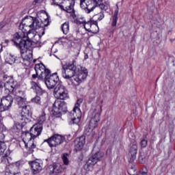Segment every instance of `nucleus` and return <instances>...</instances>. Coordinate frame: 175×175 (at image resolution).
<instances>
[{
	"instance_id": "obj_22",
	"label": "nucleus",
	"mask_w": 175,
	"mask_h": 175,
	"mask_svg": "<svg viewBox=\"0 0 175 175\" xmlns=\"http://www.w3.org/2000/svg\"><path fill=\"white\" fill-rule=\"evenodd\" d=\"M137 154V144H133L129 150V162L132 163L135 159H136V155Z\"/></svg>"
},
{
	"instance_id": "obj_14",
	"label": "nucleus",
	"mask_w": 175,
	"mask_h": 175,
	"mask_svg": "<svg viewBox=\"0 0 175 175\" xmlns=\"http://www.w3.org/2000/svg\"><path fill=\"white\" fill-rule=\"evenodd\" d=\"M12 94L18 106H23V105L27 103V94H25V92L15 89Z\"/></svg>"
},
{
	"instance_id": "obj_40",
	"label": "nucleus",
	"mask_w": 175,
	"mask_h": 175,
	"mask_svg": "<svg viewBox=\"0 0 175 175\" xmlns=\"http://www.w3.org/2000/svg\"><path fill=\"white\" fill-rule=\"evenodd\" d=\"M8 44H9V40H5L4 42L0 44V53L1 51H2V46H4V47H6Z\"/></svg>"
},
{
	"instance_id": "obj_16",
	"label": "nucleus",
	"mask_w": 175,
	"mask_h": 175,
	"mask_svg": "<svg viewBox=\"0 0 175 175\" xmlns=\"http://www.w3.org/2000/svg\"><path fill=\"white\" fill-rule=\"evenodd\" d=\"M53 110L57 114H65L68 111L66 103L59 100H56L53 104Z\"/></svg>"
},
{
	"instance_id": "obj_34",
	"label": "nucleus",
	"mask_w": 175,
	"mask_h": 175,
	"mask_svg": "<svg viewBox=\"0 0 175 175\" xmlns=\"http://www.w3.org/2000/svg\"><path fill=\"white\" fill-rule=\"evenodd\" d=\"M83 27H84L86 31H88V32H91L92 31L91 29V28H92L93 25H92V23H91V22H88V23L85 22Z\"/></svg>"
},
{
	"instance_id": "obj_32",
	"label": "nucleus",
	"mask_w": 175,
	"mask_h": 175,
	"mask_svg": "<svg viewBox=\"0 0 175 175\" xmlns=\"http://www.w3.org/2000/svg\"><path fill=\"white\" fill-rule=\"evenodd\" d=\"M46 121V113L44 112H42V115L40 116L38 119V124L37 125H42L43 122Z\"/></svg>"
},
{
	"instance_id": "obj_12",
	"label": "nucleus",
	"mask_w": 175,
	"mask_h": 175,
	"mask_svg": "<svg viewBox=\"0 0 175 175\" xmlns=\"http://www.w3.org/2000/svg\"><path fill=\"white\" fill-rule=\"evenodd\" d=\"M105 155V154L101 151H98L93 154L92 157H90L87 163L85 165L84 167L86 170L90 171L94 167L96 163H98V161H100V159Z\"/></svg>"
},
{
	"instance_id": "obj_19",
	"label": "nucleus",
	"mask_w": 175,
	"mask_h": 175,
	"mask_svg": "<svg viewBox=\"0 0 175 175\" xmlns=\"http://www.w3.org/2000/svg\"><path fill=\"white\" fill-rule=\"evenodd\" d=\"M29 165L31 166V170L33 174H38L40 173L43 169V163L39 161V160L29 161Z\"/></svg>"
},
{
	"instance_id": "obj_37",
	"label": "nucleus",
	"mask_w": 175,
	"mask_h": 175,
	"mask_svg": "<svg viewBox=\"0 0 175 175\" xmlns=\"http://www.w3.org/2000/svg\"><path fill=\"white\" fill-rule=\"evenodd\" d=\"M65 2V0H52L51 5H55L56 6H59Z\"/></svg>"
},
{
	"instance_id": "obj_45",
	"label": "nucleus",
	"mask_w": 175,
	"mask_h": 175,
	"mask_svg": "<svg viewBox=\"0 0 175 175\" xmlns=\"http://www.w3.org/2000/svg\"><path fill=\"white\" fill-rule=\"evenodd\" d=\"M36 77H39V75H38V74H36V75L34 74L32 75L33 79H36Z\"/></svg>"
},
{
	"instance_id": "obj_24",
	"label": "nucleus",
	"mask_w": 175,
	"mask_h": 175,
	"mask_svg": "<svg viewBox=\"0 0 175 175\" xmlns=\"http://www.w3.org/2000/svg\"><path fill=\"white\" fill-rule=\"evenodd\" d=\"M75 148L76 150H80L84 147L85 144V136L82 135L75 140Z\"/></svg>"
},
{
	"instance_id": "obj_17",
	"label": "nucleus",
	"mask_w": 175,
	"mask_h": 175,
	"mask_svg": "<svg viewBox=\"0 0 175 175\" xmlns=\"http://www.w3.org/2000/svg\"><path fill=\"white\" fill-rule=\"evenodd\" d=\"M2 83L6 94L14 93L17 87V81H14L13 78H10V81H6L5 83L2 82Z\"/></svg>"
},
{
	"instance_id": "obj_38",
	"label": "nucleus",
	"mask_w": 175,
	"mask_h": 175,
	"mask_svg": "<svg viewBox=\"0 0 175 175\" xmlns=\"http://www.w3.org/2000/svg\"><path fill=\"white\" fill-rule=\"evenodd\" d=\"M139 144L142 148H146L147 147V138L142 139Z\"/></svg>"
},
{
	"instance_id": "obj_30",
	"label": "nucleus",
	"mask_w": 175,
	"mask_h": 175,
	"mask_svg": "<svg viewBox=\"0 0 175 175\" xmlns=\"http://www.w3.org/2000/svg\"><path fill=\"white\" fill-rule=\"evenodd\" d=\"M75 22L76 23V24H77L78 25H83L85 23V18H84V17L83 16H79L77 17L75 20Z\"/></svg>"
},
{
	"instance_id": "obj_23",
	"label": "nucleus",
	"mask_w": 175,
	"mask_h": 175,
	"mask_svg": "<svg viewBox=\"0 0 175 175\" xmlns=\"http://www.w3.org/2000/svg\"><path fill=\"white\" fill-rule=\"evenodd\" d=\"M4 59L6 64L9 65H13V64H18V57H15L14 55H12L11 53H7L4 56Z\"/></svg>"
},
{
	"instance_id": "obj_50",
	"label": "nucleus",
	"mask_w": 175,
	"mask_h": 175,
	"mask_svg": "<svg viewBox=\"0 0 175 175\" xmlns=\"http://www.w3.org/2000/svg\"><path fill=\"white\" fill-rule=\"evenodd\" d=\"M33 62H36V59H34V60H33Z\"/></svg>"
},
{
	"instance_id": "obj_10",
	"label": "nucleus",
	"mask_w": 175,
	"mask_h": 175,
	"mask_svg": "<svg viewBox=\"0 0 175 175\" xmlns=\"http://www.w3.org/2000/svg\"><path fill=\"white\" fill-rule=\"evenodd\" d=\"M55 98L57 99H61L62 100H66L69 99V93L66 88L62 85H57L53 91Z\"/></svg>"
},
{
	"instance_id": "obj_41",
	"label": "nucleus",
	"mask_w": 175,
	"mask_h": 175,
	"mask_svg": "<svg viewBox=\"0 0 175 175\" xmlns=\"http://www.w3.org/2000/svg\"><path fill=\"white\" fill-rule=\"evenodd\" d=\"M5 175H21V174H20V173H18V172H17V173H12V172H10L9 171H6L5 172Z\"/></svg>"
},
{
	"instance_id": "obj_8",
	"label": "nucleus",
	"mask_w": 175,
	"mask_h": 175,
	"mask_svg": "<svg viewBox=\"0 0 175 175\" xmlns=\"http://www.w3.org/2000/svg\"><path fill=\"white\" fill-rule=\"evenodd\" d=\"M83 103V98H79L77 100L72 111L69 114L70 124L79 125L81 120V110L80 105Z\"/></svg>"
},
{
	"instance_id": "obj_4",
	"label": "nucleus",
	"mask_w": 175,
	"mask_h": 175,
	"mask_svg": "<svg viewBox=\"0 0 175 175\" xmlns=\"http://www.w3.org/2000/svg\"><path fill=\"white\" fill-rule=\"evenodd\" d=\"M36 73L38 76V80H45V84L49 90H53L59 81V77L57 72L50 75V70L46 69L44 64L40 63L35 66Z\"/></svg>"
},
{
	"instance_id": "obj_46",
	"label": "nucleus",
	"mask_w": 175,
	"mask_h": 175,
	"mask_svg": "<svg viewBox=\"0 0 175 175\" xmlns=\"http://www.w3.org/2000/svg\"><path fill=\"white\" fill-rule=\"evenodd\" d=\"M3 88V83L0 81V89Z\"/></svg>"
},
{
	"instance_id": "obj_39",
	"label": "nucleus",
	"mask_w": 175,
	"mask_h": 175,
	"mask_svg": "<svg viewBox=\"0 0 175 175\" xmlns=\"http://www.w3.org/2000/svg\"><path fill=\"white\" fill-rule=\"evenodd\" d=\"M33 103H36L37 105H40L41 99L39 96H36L31 99Z\"/></svg>"
},
{
	"instance_id": "obj_21",
	"label": "nucleus",
	"mask_w": 175,
	"mask_h": 175,
	"mask_svg": "<svg viewBox=\"0 0 175 175\" xmlns=\"http://www.w3.org/2000/svg\"><path fill=\"white\" fill-rule=\"evenodd\" d=\"M42 131H43V126L40 124H34L30 129V133L31 136H33V139H36L38 136H40L42 133Z\"/></svg>"
},
{
	"instance_id": "obj_49",
	"label": "nucleus",
	"mask_w": 175,
	"mask_h": 175,
	"mask_svg": "<svg viewBox=\"0 0 175 175\" xmlns=\"http://www.w3.org/2000/svg\"><path fill=\"white\" fill-rule=\"evenodd\" d=\"M94 26L98 27V23L96 21L94 22Z\"/></svg>"
},
{
	"instance_id": "obj_42",
	"label": "nucleus",
	"mask_w": 175,
	"mask_h": 175,
	"mask_svg": "<svg viewBox=\"0 0 175 175\" xmlns=\"http://www.w3.org/2000/svg\"><path fill=\"white\" fill-rule=\"evenodd\" d=\"M10 79H13V77H9L8 75L3 76V80H7V81H10Z\"/></svg>"
},
{
	"instance_id": "obj_33",
	"label": "nucleus",
	"mask_w": 175,
	"mask_h": 175,
	"mask_svg": "<svg viewBox=\"0 0 175 175\" xmlns=\"http://www.w3.org/2000/svg\"><path fill=\"white\" fill-rule=\"evenodd\" d=\"M62 161H63V163L62 165H64V166H68V165H69V159H68V154H64L62 155Z\"/></svg>"
},
{
	"instance_id": "obj_29",
	"label": "nucleus",
	"mask_w": 175,
	"mask_h": 175,
	"mask_svg": "<svg viewBox=\"0 0 175 175\" xmlns=\"http://www.w3.org/2000/svg\"><path fill=\"white\" fill-rule=\"evenodd\" d=\"M6 151V144L4 142L0 141V157H2Z\"/></svg>"
},
{
	"instance_id": "obj_1",
	"label": "nucleus",
	"mask_w": 175,
	"mask_h": 175,
	"mask_svg": "<svg viewBox=\"0 0 175 175\" xmlns=\"http://www.w3.org/2000/svg\"><path fill=\"white\" fill-rule=\"evenodd\" d=\"M36 29H29L25 31L24 36H18L16 37V33L14 35L13 42L16 47L21 50V55L23 61L31 62L33 58L32 44L39 43L42 35V31L40 29V33L35 30Z\"/></svg>"
},
{
	"instance_id": "obj_28",
	"label": "nucleus",
	"mask_w": 175,
	"mask_h": 175,
	"mask_svg": "<svg viewBox=\"0 0 175 175\" xmlns=\"http://www.w3.org/2000/svg\"><path fill=\"white\" fill-rule=\"evenodd\" d=\"M62 30L64 35H67L69 33V23L66 22L62 25Z\"/></svg>"
},
{
	"instance_id": "obj_9",
	"label": "nucleus",
	"mask_w": 175,
	"mask_h": 175,
	"mask_svg": "<svg viewBox=\"0 0 175 175\" xmlns=\"http://www.w3.org/2000/svg\"><path fill=\"white\" fill-rule=\"evenodd\" d=\"M22 108L21 113L18 116L17 118H19V121L22 124H28L29 122L31 116H32V109L29 105H27V103L22 106H19Z\"/></svg>"
},
{
	"instance_id": "obj_6",
	"label": "nucleus",
	"mask_w": 175,
	"mask_h": 175,
	"mask_svg": "<svg viewBox=\"0 0 175 175\" xmlns=\"http://www.w3.org/2000/svg\"><path fill=\"white\" fill-rule=\"evenodd\" d=\"M93 116L90 119L88 126L85 128L84 133L87 136H95V129L98 128V122L100 121V113H102V106L98 105L96 108L93 107Z\"/></svg>"
},
{
	"instance_id": "obj_13",
	"label": "nucleus",
	"mask_w": 175,
	"mask_h": 175,
	"mask_svg": "<svg viewBox=\"0 0 175 175\" xmlns=\"http://www.w3.org/2000/svg\"><path fill=\"white\" fill-rule=\"evenodd\" d=\"M1 163L9 166L10 169H12V170H18V167H20L21 165V161H16L15 163L12 162V157H8L6 153L1 155Z\"/></svg>"
},
{
	"instance_id": "obj_11",
	"label": "nucleus",
	"mask_w": 175,
	"mask_h": 175,
	"mask_svg": "<svg viewBox=\"0 0 175 175\" xmlns=\"http://www.w3.org/2000/svg\"><path fill=\"white\" fill-rule=\"evenodd\" d=\"M13 96L10 94H8L7 96H4L1 98L0 103V112L8 111V110H10L12 109V106H13Z\"/></svg>"
},
{
	"instance_id": "obj_2",
	"label": "nucleus",
	"mask_w": 175,
	"mask_h": 175,
	"mask_svg": "<svg viewBox=\"0 0 175 175\" xmlns=\"http://www.w3.org/2000/svg\"><path fill=\"white\" fill-rule=\"evenodd\" d=\"M62 75L66 80H70L72 77H74V80L77 84H81L87 79L88 70L85 67L76 66V60H73L72 63L62 66Z\"/></svg>"
},
{
	"instance_id": "obj_15",
	"label": "nucleus",
	"mask_w": 175,
	"mask_h": 175,
	"mask_svg": "<svg viewBox=\"0 0 175 175\" xmlns=\"http://www.w3.org/2000/svg\"><path fill=\"white\" fill-rule=\"evenodd\" d=\"M45 142L48 143L50 147H57V146H59V144H62L63 142H65V137L55 134L49 139H46Z\"/></svg>"
},
{
	"instance_id": "obj_36",
	"label": "nucleus",
	"mask_w": 175,
	"mask_h": 175,
	"mask_svg": "<svg viewBox=\"0 0 175 175\" xmlns=\"http://www.w3.org/2000/svg\"><path fill=\"white\" fill-rule=\"evenodd\" d=\"M147 161V158H146V156L144 155V153H141L139 156V163H146V161Z\"/></svg>"
},
{
	"instance_id": "obj_7",
	"label": "nucleus",
	"mask_w": 175,
	"mask_h": 175,
	"mask_svg": "<svg viewBox=\"0 0 175 175\" xmlns=\"http://www.w3.org/2000/svg\"><path fill=\"white\" fill-rule=\"evenodd\" d=\"M20 146L25 147L29 154H32L33 150L36 148V142L30 132H23L22 133V141L20 142Z\"/></svg>"
},
{
	"instance_id": "obj_44",
	"label": "nucleus",
	"mask_w": 175,
	"mask_h": 175,
	"mask_svg": "<svg viewBox=\"0 0 175 175\" xmlns=\"http://www.w3.org/2000/svg\"><path fill=\"white\" fill-rule=\"evenodd\" d=\"M21 77H23V79H25V78L28 77V74L22 75Z\"/></svg>"
},
{
	"instance_id": "obj_18",
	"label": "nucleus",
	"mask_w": 175,
	"mask_h": 175,
	"mask_svg": "<svg viewBox=\"0 0 175 175\" xmlns=\"http://www.w3.org/2000/svg\"><path fill=\"white\" fill-rule=\"evenodd\" d=\"M66 169V166L65 165H61L59 163L53 164L49 166L47 171L49 174L57 175L59 174L62 172V170H65Z\"/></svg>"
},
{
	"instance_id": "obj_25",
	"label": "nucleus",
	"mask_w": 175,
	"mask_h": 175,
	"mask_svg": "<svg viewBox=\"0 0 175 175\" xmlns=\"http://www.w3.org/2000/svg\"><path fill=\"white\" fill-rule=\"evenodd\" d=\"M31 88L32 90H33V91H35L36 94H37V95H43L44 94V90H43V89H42V87L40 86V85H39V83L35 82V81H31Z\"/></svg>"
},
{
	"instance_id": "obj_43",
	"label": "nucleus",
	"mask_w": 175,
	"mask_h": 175,
	"mask_svg": "<svg viewBox=\"0 0 175 175\" xmlns=\"http://www.w3.org/2000/svg\"><path fill=\"white\" fill-rule=\"evenodd\" d=\"M42 0H34L33 3L36 5V3H40Z\"/></svg>"
},
{
	"instance_id": "obj_27",
	"label": "nucleus",
	"mask_w": 175,
	"mask_h": 175,
	"mask_svg": "<svg viewBox=\"0 0 175 175\" xmlns=\"http://www.w3.org/2000/svg\"><path fill=\"white\" fill-rule=\"evenodd\" d=\"M118 13H119L118 7H117L116 10L114 11L113 15L110 18L111 25L113 27H116L117 25V23L118 21Z\"/></svg>"
},
{
	"instance_id": "obj_26",
	"label": "nucleus",
	"mask_w": 175,
	"mask_h": 175,
	"mask_svg": "<svg viewBox=\"0 0 175 175\" xmlns=\"http://www.w3.org/2000/svg\"><path fill=\"white\" fill-rule=\"evenodd\" d=\"M16 121L17 122L12 128V131L15 133L20 132V131L23 129V126H25V125H27V123L23 124L22 122H21L18 118H17Z\"/></svg>"
},
{
	"instance_id": "obj_48",
	"label": "nucleus",
	"mask_w": 175,
	"mask_h": 175,
	"mask_svg": "<svg viewBox=\"0 0 175 175\" xmlns=\"http://www.w3.org/2000/svg\"><path fill=\"white\" fill-rule=\"evenodd\" d=\"M79 54H80V52H78L77 55L75 56V59L77 58V57H79Z\"/></svg>"
},
{
	"instance_id": "obj_3",
	"label": "nucleus",
	"mask_w": 175,
	"mask_h": 175,
	"mask_svg": "<svg viewBox=\"0 0 175 175\" xmlns=\"http://www.w3.org/2000/svg\"><path fill=\"white\" fill-rule=\"evenodd\" d=\"M49 24H50L49 17L45 18L44 22H42L38 18L25 16L23 18L19 25V31L16 33L15 38H17V36H24L25 35V31H29V29H40L42 31V35H44V27H47Z\"/></svg>"
},
{
	"instance_id": "obj_47",
	"label": "nucleus",
	"mask_w": 175,
	"mask_h": 175,
	"mask_svg": "<svg viewBox=\"0 0 175 175\" xmlns=\"http://www.w3.org/2000/svg\"><path fill=\"white\" fill-rule=\"evenodd\" d=\"M85 59H88V54L85 55Z\"/></svg>"
},
{
	"instance_id": "obj_5",
	"label": "nucleus",
	"mask_w": 175,
	"mask_h": 175,
	"mask_svg": "<svg viewBox=\"0 0 175 175\" xmlns=\"http://www.w3.org/2000/svg\"><path fill=\"white\" fill-rule=\"evenodd\" d=\"M81 8L86 13L90 14L92 13L96 9H100V10H109L110 9V2L106 0H81Z\"/></svg>"
},
{
	"instance_id": "obj_20",
	"label": "nucleus",
	"mask_w": 175,
	"mask_h": 175,
	"mask_svg": "<svg viewBox=\"0 0 175 175\" xmlns=\"http://www.w3.org/2000/svg\"><path fill=\"white\" fill-rule=\"evenodd\" d=\"M75 0H65L62 5L60 9L67 13H75Z\"/></svg>"
},
{
	"instance_id": "obj_35",
	"label": "nucleus",
	"mask_w": 175,
	"mask_h": 175,
	"mask_svg": "<svg viewBox=\"0 0 175 175\" xmlns=\"http://www.w3.org/2000/svg\"><path fill=\"white\" fill-rule=\"evenodd\" d=\"M3 131H5V126L3 124L0 123V140L5 139V135L3 133Z\"/></svg>"
},
{
	"instance_id": "obj_31",
	"label": "nucleus",
	"mask_w": 175,
	"mask_h": 175,
	"mask_svg": "<svg viewBox=\"0 0 175 175\" xmlns=\"http://www.w3.org/2000/svg\"><path fill=\"white\" fill-rule=\"evenodd\" d=\"M93 18L98 20V21H100L105 18V14H103V12H100V13L95 14L93 16Z\"/></svg>"
}]
</instances>
